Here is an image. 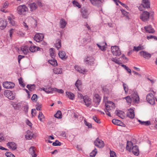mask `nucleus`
<instances>
[{"instance_id": "obj_1", "label": "nucleus", "mask_w": 157, "mask_h": 157, "mask_svg": "<svg viewBox=\"0 0 157 157\" xmlns=\"http://www.w3.org/2000/svg\"><path fill=\"white\" fill-rule=\"evenodd\" d=\"M105 112L106 114L109 117H111V114L109 111L112 110L114 108V103L112 101H108L107 103L105 104Z\"/></svg>"}, {"instance_id": "obj_2", "label": "nucleus", "mask_w": 157, "mask_h": 157, "mask_svg": "<svg viewBox=\"0 0 157 157\" xmlns=\"http://www.w3.org/2000/svg\"><path fill=\"white\" fill-rule=\"evenodd\" d=\"M17 11L19 14L25 15L28 11V8L25 5H20L17 8Z\"/></svg>"}, {"instance_id": "obj_3", "label": "nucleus", "mask_w": 157, "mask_h": 157, "mask_svg": "<svg viewBox=\"0 0 157 157\" xmlns=\"http://www.w3.org/2000/svg\"><path fill=\"white\" fill-rule=\"evenodd\" d=\"M150 17L149 13L147 11H144L140 15V19L144 21H146L149 20Z\"/></svg>"}, {"instance_id": "obj_4", "label": "nucleus", "mask_w": 157, "mask_h": 157, "mask_svg": "<svg viewBox=\"0 0 157 157\" xmlns=\"http://www.w3.org/2000/svg\"><path fill=\"white\" fill-rule=\"evenodd\" d=\"M95 59L94 57L90 56H88L84 60L86 64L90 66L93 65L95 63Z\"/></svg>"}, {"instance_id": "obj_5", "label": "nucleus", "mask_w": 157, "mask_h": 157, "mask_svg": "<svg viewBox=\"0 0 157 157\" xmlns=\"http://www.w3.org/2000/svg\"><path fill=\"white\" fill-rule=\"evenodd\" d=\"M111 51L113 55L115 56H119L121 54L120 50L119 47L117 46H112Z\"/></svg>"}, {"instance_id": "obj_6", "label": "nucleus", "mask_w": 157, "mask_h": 157, "mask_svg": "<svg viewBox=\"0 0 157 157\" xmlns=\"http://www.w3.org/2000/svg\"><path fill=\"white\" fill-rule=\"evenodd\" d=\"M147 101L151 105H153L155 104V99L152 93H149L146 96Z\"/></svg>"}, {"instance_id": "obj_7", "label": "nucleus", "mask_w": 157, "mask_h": 157, "mask_svg": "<svg viewBox=\"0 0 157 157\" xmlns=\"http://www.w3.org/2000/svg\"><path fill=\"white\" fill-rule=\"evenodd\" d=\"M131 98L133 103H138L139 101V98L136 92L134 91L132 94Z\"/></svg>"}, {"instance_id": "obj_8", "label": "nucleus", "mask_w": 157, "mask_h": 157, "mask_svg": "<svg viewBox=\"0 0 157 157\" xmlns=\"http://www.w3.org/2000/svg\"><path fill=\"white\" fill-rule=\"evenodd\" d=\"M101 98L99 95L96 94H95L93 97V101L95 103L94 106L95 107H97L99 105L100 102Z\"/></svg>"}, {"instance_id": "obj_9", "label": "nucleus", "mask_w": 157, "mask_h": 157, "mask_svg": "<svg viewBox=\"0 0 157 157\" xmlns=\"http://www.w3.org/2000/svg\"><path fill=\"white\" fill-rule=\"evenodd\" d=\"M3 86L6 89H12L14 87L15 84L12 82H6L3 83Z\"/></svg>"}, {"instance_id": "obj_10", "label": "nucleus", "mask_w": 157, "mask_h": 157, "mask_svg": "<svg viewBox=\"0 0 157 157\" xmlns=\"http://www.w3.org/2000/svg\"><path fill=\"white\" fill-rule=\"evenodd\" d=\"M139 53L140 56L147 59H149L151 56V55L150 53L144 51L140 52Z\"/></svg>"}, {"instance_id": "obj_11", "label": "nucleus", "mask_w": 157, "mask_h": 157, "mask_svg": "<svg viewBox=\"0 0 157 157\" xmlns=\"http://www.w3.org/2000/svg\"><path fill=\"white\" fill-rule=\"evenodd\" d=\"M95 145L99 148H102L104 146V144L103 141L97 138L96 140L94 142Z\"/></svg>"}, {"instance_id": "obj_12", "label": "nucleus", "mask_w": 157, "mask_h": 157, "mask_svg": "<svg viewBox=\"0 0 157 157\" xmlns=\"http://www.w3.org/2000/svg\"><path fill=\"white\" fill-rule=\"evenodd\" d=\"M81 13L82 16L84 18H87L88 17L89 13L88 10L84 8H82L81 10Z\"/></svg>"}, {"instance_id": "obj_13", "label": "nucleus", "mask_w": 157, "mask_h": 157, "mask_svg": "<svg viewBox=\"0 0 157 157\" xmlns=\"http://www.w3.org/2000/svg\"><path fill=\"white\" fill-rule=\"evenodd\" d=\"M6 145L8 147L12 150H15L17 148V145L16 144L13 142H9L6 144Z\"/></svg>"}, {"instance_id": "obj_14", "label": "nucleus", "mask_w": 157, "mask_h": 157, "mask_svg": "<svg viewBox=\"0 0 157 157\" xmlns=\"http://www.w3.org/2000/svg\"><path fill=\"white\" fill-rule=\"evenodd\" d=\"M34 39L37 42L41 41L44 38V35L42 34L37 33L34 37Z\"/></svg>"}, {"instance_id": "obj_15", "label": "nucleus", "mask_w": 157, "mask_h": 157, "mask_svg": "<svg viewBox=\"0 0 157 157\" xmlns=\"http://www.w3.org/2000/svg\"><path fill=\"white\" fill-rule=\"evenodd\" d=\"M83 100L85 105L87 107H89L91 103V99L88 96H84Z\"/></svg>"}, {"instance_id": "obj_16", "label": "nucleus", "mask_w": 157, "mask_h": 157, "mask_svg": "<svg viewBox=\"0 0 157 157\" xmlns=\"http://www.w3.org/2000/svg\"><path fill=\"white\" fill-rule=\"evenodd\" d=\"M127 116L131 119L135 117L134 110L131 108L128 109L127 111Z\"/></svg>"}, {"instance_id": "obj_17", "label": "nucleus", "mask_w": 157, "mask_h": 157, "mask_svg": "<svg viewBox=\"0 0 157 157\" xmlns=\"http://www.w3.org/2000/svg\"><path fill=\"white\" fill-rule=\"evenodd\" d=\"M5 94L7 98L10 100H13L15 98V95L11 91L6 92Z\"/></svg>"}, {"instance_id": "obj_18", "label": "nucleus", "mask_w": 157, "mask_h": 157, "mask_svg": "<svg viewBox=\"0 0 157 157\" xmlns=\"http://www.w3.org/2000/svg\"><path fill=\"white\" fill-rule=\"evenodd\" d=\"M141 5L144 8H150V3L149 0H143Z\"/></svg>"}, {"instance_id": "obj_19", "label": "nucleus", "mask_w": 157, "mask_h": 157, "mask_svg": "<svg viewBox=\"0 0 157 157\" xmlns=\"http://www.w3.org/2000/svg\"><path fill=\"white\" fill-rule=\"evenodd\" d=\"M131 150L133 153L136 155H138L139 153V151L137 146L135 145L132 147Z\"/></svg>"}, {"instance_id": "obj_20", "label": "nucleus", "mask_w": 157, "mask_h": 157, "mask_svg": "<svg viewBox=\"0 0 157 157\" xmlns=\"http://www.w3.org/2000/svg\"><path fill=\"white\" fill-rule=\"evenodd\" d=\"M90 1L94 6H99L101 4L102 2L101 0H90Z\"/></svg>"}, {"instance_id": "obj_21", "label": "nucleus", "mask_w": 157, "mask_h": 157, "mask_svg": "<svg viewBox=\"0 0 157 157\" xmlns=\"http://www.w3.org/2000/svg\"><path fill=\"white\" fill-rule=\"evenodd\" d=\"M144 29L146 31L149 33H153L155 32L154 30L151 25L144 27Z\"/></svg>"}, {"instance_id": "obj_22", "label": "nucleus", "mask_w": 157, "mask_h": 157, "mask_svg": "<svg viewBox=\"0 0 157 157\" xmlns=\"http://www.w3.org/2000/svg\"><path fill=\"white\" fill-rule=\"evenodd\" d=\"M33 133L29 130H28L25 135V138L27 140H30L33 137Z\"/></svg>"}, {"instance_id": "obj_23", "label": "nucleus", "mask_w": 157, "mask_h": 157, "mask_svg": "<svg viewBox=\"0 0 157 157\" xmlns=\"http://www.w3.org/2000/svg\"><path fill=\"white\" fill-rule=\"evenodd\" d=\"M7 21L6 20H0V29L2 30L4 29L7 25Z\"/></svg>"}, {"instance_id": "obj_24", "label": "nucleus", "mask_w": 157, "mask_h": 157, "mask_svg": "<svg viewBox=\"0 0 157 157\" xmlns=\"http://www.w3.org/2000/svg\"><path fill=\"white\" fill-rule=\"evenodd\" d=\"M59 57L63 60H64L67 58L66 57L65 52L64 51H59L58 53Z\"/></svg>"}, {"instance_id": "obj_25", "label": "nucleus", "mask_w": 157, "mask_h": 157, "mask_svg": "<svg viewBox=\"0 0 157 157\" xmlns=\"http://www.w3.org/2000/svg\"><path fill=\"white\" fill-rule=\"evenodd\" d=\"M34 147L33 146L31 147L29 149V152L31 154L33 157H36L37 154L35 153L34 149Z\"/></svg>"}, {"instance_id": "obj_26", "label": "nucleus", "mask_w": 157, "mask_h": 157, "mask_svg": "<svg viewBox=\"0 0 157 157\" xmlns=\"http://www.w3.org/2000/svg\"><path fill=\"white\" fill-rule=\"evenodd\" d=\"M41 49L39 47L35 46H31L29 48V50L32 52H35L38 50H40Z\"/></svg>"}, {"instance_id": "obj_27", "label": "nucleus", "mask_w": 157, "mask_h": 157, "mask_svg": "<svg viewBox=\"0 0 157 157\" xmlns=\"http://www.w3.org/2000/svg\"><path fill=\"white\" fill-rule=\"evenodd\" d=\"M67 24V22L65 21V20L64 19L62 18L61 19L60 21V26L61 28L62 29L64 28L65 27Z\"/></svg>"}, {"instance_id": "obj_28", "label": "nucleus", "mask_w": 157, "mask_h": 157, "mask_svg": "<svg viewBox=\"0 0 157 157\" xmlns=\"http://www.w3.org/2000/svg\"><path fill=\"white\" fill-rule=\"evenodd\" d=\"M21 50L25 55L27 54L29 52V47L27 46L22 47L21 48Z\"/></svg>"}, {"instance_id": "obj_29", "label": "nucleus", "mask_w": 157, "mask_h": 157, "mask_svg": "<svg viewBox=\"0 0 157 157\" xmlns=\"http://www.w3.org/2000/svg\"><path fill=\"white\" fill-rule=\"evenodd\" d=\"M66 94L70 99L71 100H74L75 98L74 94L70 92H66Z\"/></svg>"}, {"instance_id": "obj_30", "label": "nucleus", "mask_w": 157, "mask_h": 157, "mask_svg": "<svg viewBox=\"0 0 157 157\" xmlns=\"http://www.w3.org/2000/svg\"><path fill=\"white\" fill-rule=\"evenodd\" d=\"M75 69L78 72L83 74L86 71L85 69H82L80 67L77 66H75Z\"/></svg>"}, {"instance_id": "obj_31", "label": "nucleus", "mask_w": 157, "mask_h": 157, "mask_svg": "<svg viewBox=\"0 0 157 157\" xmlns=\"http://www.w3.org/2000/svg\"><path fill=\"white\" fill-rule=\"evenodd\" d=\"M115 113L116 115H117L119 117L123 118V115L124 114V112L120 110H116Z\"/></svg>"}, {"instance_id": "obj_32", "label": "nucleus", "mask_w": 157, "mask_h": 157, "mask_svg": "<svg viewBox=\"0 0 157 157\" xmlns=\"http://www.w3.org/2000/svg\"><path fill=\"white\" fill-rule=\"evenodd\" d=\"M29 6L30 8L31 11L35 10L37 9V6L34 2L29 4Z\"/></svg>"}, {"instance_id": "obj_33", "label": "nucleus", "mask_w": 157, "mask_h": 157, "mask_svg": "<svg viewBox=\"0 0 157 157\" xmlns=\"http://www.w3.org/2000/svg\"><path fill=\"white\" fill-rule=\"evenodd\" d=\"M144 49V48L143 46L140 45L138 46L137 47L135 46H134L133 51L137 52L140 50Z\"/></svg>"}, {"instance_id": "obj_34", "label": "nucleus", "mask_w": 157, "mask_h": 157, "mask_svg": "<svg viewBox=\"0 0 157 157\" xmlns=\"http://www.w3.org/2000/svg\"><path fill=\"white\" fill-rule=\"evenodd\" d=\"M28 89L30 91H32L35 89V84H28L26 86Z\"/></svg>"}, {"instance_id": "obj_35", "label": "nucleus", "mask_w": 157, "mask_h": 157, "mask_svg": "<svg viewBox=\"0 0 157 157\" xmlns=\"http://www.w3.org/2000/svg\"><path fill=\"white\" fill-rule=\"evenodd\" d=\"M131 141H128L127 144L126 149L129 151H130L132 146L133 145Z\"/></svg>"}, {"instance_id": "obj_36", "label": "nucleus", "mask_w": 157, "mask_h": 157, "mask_svg": "<svg viewBox=\"0 0 157 157\" xmlns=\"http://www.w3.org/2000/svg\"><path fill=\"white\" fill-rule=\"evenodd\" d=\"M48 62L52 66H56L57 65V61L55 59L49 60H48Z\"/></svg>"}, {"instance_id": "obj_37", "label": "nucleus", "mask_w": 157, "mask_h": 157, "mask_svg": "<svg viewBox=\"0 0 157 157\" xmlns=\"http://www.w3.org/2000/svg\"><path fill=\"white\" fill-rule=\"evenodd\" d=\"M81 85L82 82L81 80H78L75 83V85L78 90H80V89L81 87Z\"/></svg>"}, {"instance_id": "obj_38", "label": "nucleus", "mask_w": 157, "mask_h": 157, "mask_svg": "<svg viewBox=\"0 0 157 157\" xmlns=\"http://www.w3.org/2000/svg\"><path fill=\"white\" fill-rule=\"evenodd\" d=\"M54 72L56 74H61L62 73V70L61 68H55L54 69Z\"/></svg>"}, {"instance_id": "obj_39", "label": "nucleus", "mask_w": 157, "mask_h": 157, "mask_svg": "<svg viewBox=\"0 0 157 157\" xmlns=\"http://www.w3.org/2000/svg\"><path fill=\"white\" fill-rule=\"evenodd\" d=\"M54 116L55 117L57 118H61L62 117V114L61 111L59 110L58 111L57 113L55 114Z\"/></svg>"}, {"instance_id": "obj_40", "label": "nucleus", "mask_w": 157, "mask_h": 157, "mask_svg": "<svg viewBox=\"0 0 157 157\" xmlns=\"http://www.w3.org/2000/svg\"><path fill=\"white\" fill-rule=\"evenodd\" d=\"M138 121L140 122V124L142 125H145L147 126L151 124V122L150 121H142L140 120H138Z\"/></svg>"}, {"instance_id": "obj_41", "label": "nucleus", "mask_w": 157, "mask_h": 157, "mask_svg": "<svg viewBox=\"0 0 157 157\" xmlns=\"http://www.w3.org/2000/svg\"><path fill=\"white\" fill-rule=\"evenodd\" d=\"M123 98L125 99L126 100L127 102L129 104H131L132 102V100L131 97V98L129 96H127L126 97L124 98Z\"/></svg>"}, {"instance_id": "obj_42", "label": "nucleus", "mask_w": 157, "mask_h": 157, "mask_svg": "<svg viewBox=\"0 0 157 157\" xmlns=\"http://www.w3.org/2000/svg\"><path fill=\"white\" fill-rule=\"evenodd\" d=\"M121 121L116 119H113L112 121V122L113 124L117 125H119L120 124Z\"/></svg>"}, {"instance_id": "obj_43", "label": "nucleus", "mask_w": 157, "mask_h": 157, "mask_svg": "<svg viewBox=\"0 0 157 157\" xmlns=\"http://www.w3.org/2000/svg\"><path fill=\"white\" fill-rule=\"evenodd\" d=\"M46 93H52L54 91V89L55 88H52L51 87H49L48 88H46Z\"/></svg>"}, {"instance_id": "obj_44", "label": "nucleus", "mask_w": 157, "mask_h": 157, "mask_svg": "<svg viewBox=\"0 0 157 157\" xmlns=\"http://www.w3.org/2000/svg\"><path fill=\"white\" fill-rule=\"evenodd\" d=\"M97 153V149L96 148L94 149L90 153V156L94 157L96 155Z\"/></svg>"}, {"instance_id": "obj_45", "label": "nucleus", "mask_w": 157, "mask_h": 157, "mask_svg": "<svg viewBox=\"0 0 157 157\" xmlns=\"http://www.w3.org/2000/svg\"><path fill=\"white\" fill-rule=\"evenodd\" d=\"M44 116L42 113L41 112H40L38 116V118L41 121H42V119H44Z\"/></svg>"}, {"instance_id": "obj_46", "label": "nucleus", "mask_w": 157, "mask_h": 157, "mask_svg": "<svg viewBox=\"0 0 157 157\" xmlns=\"http://www.w3.org/2000/svg\"><path fill=\"white\" fill-rule=\"evenodd\" d=\"M8 20L9 22L12 25H14L15 24V21L10 17H8Z\"/></svg>"}, {"instance_id": "obj_47", "label": "nucleus", "mask_w": 157, "mask_h": 157, "mask_svg": "<svg viewBox=\"0 0 157 157\" xmlns=\"http://www.w3.org/2000/svg\"><path fill=\"white\" fill-rule=\"evenodd\" d=\"M72 3L75 6H77L78 8H80L81 7V6L79 4V3L77 1L74 0L73 1Z\"/></svg>"}, {"instance_id": "obj_48", "label": "nucleus", "mask_w": 157, "mask_h": 157, "mask_svg": "<svg viewBox=\"0 0 157 157\" xmlns=\"http://www.w3.org/2000/svg\"><path fill=\"white\" fill-rule=\"evenodd\" d=\"M5 155L7 157H15L13 154L10 152H6L5 153Z\"/></svg>"}, {"instance_id": "obj_49", "label": "nucleus", "mask_w": 157, "mask_h": 157, "mask_svg": "<svg viewBox=\"0 0 157 157\" xmlns=\"http://www.w3.org/2000/svg\"><path fill=\"white\" fill-rule=\"evenodd\" d=\"M55 45L56 48H57L58 49H59L61 47V46L60 40H58V42L55 44Z\"/></svg>"}, {"instance_id": "obj_50", "label": "nucleus", "mask_w": 157, "mask_h": 157, "mask_svg": "<svg viewBox=\"0 0 157 157\" xmlns=\"http://www.w3.org/2000/svg\"><path fill=\"white\" fill-rule=\"evenodd\" d=\"M37 95L36 94H33L31 98V99L34 102H36L37 100Z\"/></svg>"}, {"instance_id": "obj_51", "label": "nucleus", "mask_w": 157, "mask_h": 157, "mask_svg": "<svg viewBox=\"0 0 157 157\" xmlns=\"http://www.w3.org/2000/svg\"><path fill=\"white\" fill-rule=\"evenodd\" d=\"M50 53L51 56L53 58L54 56V49L53 48H51L50 49Z\"/></svg>"}, {"instance_id": "obj_52", "label": "nucleus", "mask_w": 157, "mask_h": 157, "mask_svg": "<svg viewBox=\"0 0 157 157\" xmlns=\"http://www.w3.org/2000/svg\"><path fill=\"white\" fill-rule=\"evenodd\" d=\"M52 145L54 146H60L61 143L58 140H56L55 142L53 143Z\"/></svg>"}, {"instance_id": "obj_53", "label": "nucleus", "mask_w": 157, "mask_h": 157, "mask_svg": "<svg viewBox=\"0 0 157 157\" xmlns=\"http://www.w3.org/2000/svg\"><path fill=\"white\" fill-rule=\"evenodd\" d=\"M123 86L124 87V90L125 93H127L128 91V88L126 84L124 83H123Z\"/></svg>"}, {"instance_id": "obj_54", "label": "nucleus", "mask_w": 157, "mask_h": 157, "mask_svg": "<svg viewBox=\"0 0 157 157\" xmlns=\"http://www.w3.org/2000/svg\"><path fill=\"white\" fill-rule=\"evenodd\" d=\"M18 80L19 84L21 85L22 87H25V85L23 83L22 78H20L18 79Z\"/></svg>"}, {"instance_id": "obj_55", "label": "nucleus", "mask_w": 157, "mask_h": 157, "mask_svg": "<svg viewBox=\"0 0 157 157\" xmlns=\"http://www.w3.org/2000/svg\"><path fill=\"white\" fill-rule=\"evenodd\" d=\"M97 45L102 51H104L106 50L105 47V45L101 46L98 44H97Z\"/></svg>"}, {"instance_id": "obj_56", "label": "nucleus", "mask_w": 157, "mask_h": 157, "mask_svg": "<svg viewBox=\"0 0 157 157\" xmlns=\"http://www.w3.org/2000/svg\"><path fill=\"white\" fill-rule=\"evenodd\" d=\"M122 66L129 73H131V70L129 68L127 67L126 65H122Z\"/></svg>"}, {"instance_id": "obj_57", "label": "nucleus", "mask_w": 157, "mask_h": 157, "mask_svg": "<svg viewBox=\"0 0 157 157\" xmlns=\"http://www.w3.org/2000/svg\"><path fill=\"white\" fill-rule=\"evenodd\" d=\"M54 90V91L57 92L58 93H59L63 94L64 92L61 89H58L57 88H55Z\"/></svg>"}, {"instance_id": "obj_58", "label": "nucleus", "mask_w": 157, "mask_h": 157, "mask_svg": "<svg viewBox=\"0 0 157 157\" xmlns=\"http://www.w3.org/2000/svg\"><path fill=\"white\" fill-rule=\"evenodd\" d=\"M93 119L96 122L98 123H101L100 120L96 117L94 116L93 117Z\"/></svg>"}, {"instance_id": "obj_59", "label": "nucleus", "mask_w": 157, "mask_h": 157, "mask_svg": "<svg viewBox=\"0 0 157 157\" xmlns=\"http://www.w3.org/2000/svg\"><path fill=\"white\" fill-rule=\"evenodd\" d=\"M110 156L111 157H116V153L115 152L111 151L110 152Z\"/></svg>"}, {"instance_id": "obj_60", "label": "nucleus", "mask_w": 157, "mask_h": 157, "mask_svg": "<svg viewBox=\"0 0 157 157\" xmlns=\"http://www.w3.org/2000/svg\"><path fill=\"white\" fill-rule=\"evenodd\" d=\"M84 123L85 124L88 126L89 128H91L92 127V125L91 124L87 122L85 120H84Z\"/></svg>"}, {"instance_id": "obj_61", "label": "nucleus", "mask_w": 157, "mask_h": 157, "mask_svg": "<svg viewBox=\"0 0 157 157\" xmlns=\"http://www.w3.org/2000/svg\"><path fill=\"white\" fill-rule=\"evenodd\" d=\"M111 60L118 64H120V63H121L119 62V61L117 59H116L115 58H112L111 59Z\"/></svg>"}, {"instance_id": "obj_62", "label": "nucleus", "mask_w": 157, "mask_h": 157, "mask_svg": "<svg viewBox=\"0 0 157 157\" xmlns=\"http://www.w3.org/2000/svg\"><path fill=\"white\" fill-rule=\"evenodd\" d=\"M29 106L28 105H26L24 107V110L27 113L28 111Z\"/></svg>"}, {"instance_id": "obj_63", "label": "nucleus", "mask_w": 157, "mask_h": 157, "mask_svg": "<svg viewBox=\"0 0 157 157\" xmlns=\"http://www.w3.org/2000/svg\"><path fill=\"white\" fill-rule=\"evenodd\" d=\"M14 29H10L9 30L10 36V37H12Z\"/></svg>"}, {"instance_id": "obj_64", "label": "nucleus", "mask_w": 157, "mask_h": 157, "mask_svg": "<svg viewBox=\"0 0 157 157\" xmlns=\"http://www.w3.org/2000/svg\"><path fill=\"white\" fill-rule=\"evenodd\" d=\"M9 3L8 2H5L2 5V8H6L8 7V6Z\"/></svg>"}]
</instances>
